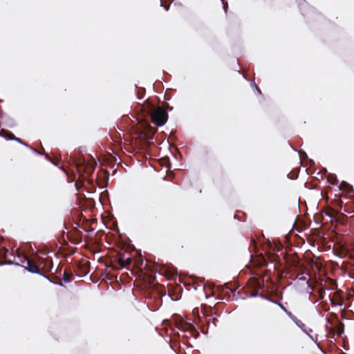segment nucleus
Returning <instances> with one entry per match:
<instances>
[{"label":"nucleus","mask_w":354,"mask_h":354,"mask_svg":"<svg viewBox=\"0 0 354 354\" xmlns=\"http://www.w3.org/2000/svg\"><path fill=\"white\" fill-rule=\"evenodd\" d=\"M151 120L157 126H162L167 120V112L160 107L154 109L151 113Z\"/></svg>","instance_id":"f257e3e1"},{"label":"nucleus","mask_w":354,"mask_h":354,"mask_svg":"<svg viewBox=\"0 0 354 354\" xmlns=\"http://www.w3.org/2000/svg\"><path fill=\"white\" fill-rule=\"evenodd\" d=\"M26 269L32 273H39V268L30 260H27Z\"/></svg>","instance_id":"f03ea898"},{"label":"nucleus","mask_w":354,"mask_h":354,"mask_svg":"<svg viewBox=\"0 0 354 354\" xmlns=\"http://www.w3.org/2000/svg\"><path fill=\"white\" fill-rule=\"evenodd\" d=\"M291 319L295 322V323L308 335H309L311 338V335L309 334L308 331L306 328V326L304 324L301 322V321L297 319L295 316H292L289 315Z\"/></svg>","instance_id":"7ed1b4c3"},{"label":"nucleus","mask_w":354,"mask_h":354,"mask_svg":"<svg viewBox=\"0 0 354 354\" xmlns=\"http://www.w3.org/2000/svg\"><path fill=\"white\" fill-rule=\"evenodd\" d=\"M131 261V260L130 259H127L126 260H123V259H120V264L122 266H124L129 263H130Z\"/></svg>","instance_id":"20e7f679"},{"label":"nucleus","mask_w":354,"mask_h":354,"mask_svg":"<svg viewBox=\"0 0 354 354\" xmlns=\"http://www.w3.org/2000/svg\"><path fill=\"white\" fill-rule=\"evenodd\" d=\"M10 139L15 140H16V141H17V142H20L21 144H24L19 138H15L13 135H10Z\"/></svg>","instance_id":"39448f33"},{"label":"nucleus","mask_w":354,"mask_h":354,"mask_svg":"<svg viewBox=\"0 0 354 354\" xmlns=\"http://www.w3.org/2000/svg\"><path fill=\"white\" fill-rule=\"evenodd\" d=\"M253 86H254V87L256 89H257V85H256L255 84H253Z\"/></svg>","instance_id":"423d86ee"}]
</instances>
